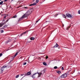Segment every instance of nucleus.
<instances>
[{"label":"nucleus","instance_id":"obj_1","mask_svg":"<svg viewBox=\"0 0 80 80\" xmlns=\"http://www.w3.org/2000/svg\"><path fill=\"white\" fill-rule=\"evenodd\" d=\"M12 67V66L10 65H9L8 66H4L2 68H1V73H3V71L4 70V69L5 68H11Z\"/></svg>","mask_w":80,"mask_h":80},{"label":"nucleus","instance_id":"obj_2","mask_svg":"<svg viewBox=\"0 0 80 80\" xmlns=\"http://www.w3.org/2000/svg\"><path fill=\"white\" fill-rule=\"evenodd\" d=\"M29 15V14H27V12L26 14H24V15H23L21 18H20L18 21H20L21 20H22L23 18H26V17H28Z\"/></svg>","mask_w":80,"mask_h":80},{"label":"nucleus","instance_id":"obj_3","mask_svg":"<svg viewBox=\"0 0 80 80\" xmlns=\"http://www.w3.org/2000/svg\"><path fill=\"white\" fill-rule=\"evenodd\" d=\"M67 74L65 73L62 75L61 77V78H66V77H67Z\"/></svg>","mask_w":80,"mask_h":80},{"label":"nucleus","instance_id":"obj_4","mask_svg":"<svg viewBox=\"0 0 80 80\" xmlns=\"http://www.w3.org/2000/svg\"><path fill=\"white\" fill-rule=\"evenodd\" d=\"M66 17H68V18H71V17H72V16L69 14L68 13L66 14Z\"/></svg>","mask_w":80,"mask_h":80},{"label":"nucleus","instance_id":"obj_5","mask_svg":"<svg viewBox=\"0 0 80 80\" xmlns=\"http://www.w3.org/2000/svg\"><path fill=\"white\" fill-rule=\"evenodd\" d=\"M36 74H37V73H34L33 75L31 76L32 77V78H35V75H36Z\"/></svg>","mask_w":80,"mask_h":80},{"label":"nucleus","instance_id":"obj_6","mask_svg":"<svg viewBox=\"0 0 80 80\" xmlns=\"http://www.w3.org/2000/svg\"><path fill=\"white\" fill-rule=\"evenodd\" d=\"M18 55V52H17L15 54V55L12 57V59H14V58L15 57Z\"/></svg>","mask_w":80,"mask_h":80},{"label":"nucleus","instance_id":"obj_7","mask_svg":"<svg viewBox=\"0 0 80 80\" xmlns=\"http://www.w3.org/2000/svg\"><path fill=\"white\" fill-rule=\"evenodd\" d=\"M27 33V32H23V33H22V34H20V36H19V37H22V36L23 35H24V34H25V33Z\"/></svg>","mask_w":80,"mask_h":80},{"label":"nucleus","instance_id":"obj_8","mask_svg":"<svg viewBox=\"0 0 80 80\" xmlns=\"http://www.w3.org/2000/svg\"><path fill=\"white\" fill-rule=\"evenodd\" d=\"M58 47V45L56 43V45L53 47V48H56V47Z\"/></svg>","mask_w":80,"mask_h":80},{"label":"nucleus","instance_id":"obj_9","mask_svg":"<svg viewBox=\"0 0 80 80\" xmlns=\"http://www.w3.org/2000/svg\"><path fill=\"white\" fill-rule=\"evenodd\" d=\"M41 73L42 74L45 73V70H43V71H42L41 72Z\"/></svg>","mask_w":80,"mask_h":80},{"label":"nucleus","instance_id":"obj_10","mask_svg":"<svg viewBox=\"0 0 80 80\" xmlns=\"http://www.w3.org/2000/svg\"><path fill=\"white\" fill-rule=\"evenodd\" d=\"M31 75V72H29L27 73L26 75Z\"/></svg>","mask_w":80,"mask_h":80},{"label":"nucleus","instance_id":"obj_11","mask_svg":"<svg viewBox=\"0 0 80 80\" xmlns=\"http://www.w3.org/2000/svg\"><path fill=\"white\" fill-rule=\"evenodd\" d=\"M30 39L31 40H35V38L33 37H31V38H30Z\"/></svg>","mask_w":80,"mask_h":80},{"label":"nucleus","instance_id":"obj_12","mask_svg":"<svg viewBox=\"0 0 80 80\" xmlns=\"http://www.w3.org/2000/svg\"><path fill=\"white\" fill-rule=\"evenodd\" d=\"M7 27V25H5L4 27H3V28H1V29H2L3 28L4 29V28H6V27Z\"/></svg>","mask_w":80,"mask_h":80},{"label":"nucleus","instance_id":"obj_13","mask_svg":"<svg viewBox=\"0 0 80 80\" xmlns=\"http://www.w3.org/2000/svg\"><path fill=\"white\" fill-rule=\"evenodd\" d=\"M4 24H5V23H3L2 24L0 23V27H2V26L3 25H4Z\"/></svg>","mask_w":80,"mask_h":80},{"label":"nucleus","instance_id":"obj_14","mask_svg":"<svg viewBox=\"0 0 80 80\" xmlns=\"http://www.w3.org/2000/svg\"><path fill=\"white\" fill-rule=\"evenodd\" d=\"M37 73L38 74V75H39V76H40V75H42V72L40 73L39 72H37Z\"/></svg>","mask_w":80,"mask_h":80},{"label":"nucleus","instance_id":"obj_15","mask_svg":"<svg viewBox=\"0 0 80 80\" xmlns=\"http://www.w3.org/2000/svg\"><path fill=\"white\" fill-rule=\"evenodd\" d=\"M11 40H8V41H7L6 42V43H8V42H10Z\"/></svg>","mask_w":80,"mask_h":80},{"label":"nucleus","instance_id":"obj_16","mask_svg":"<svg viewBox=\"0 0 80 80\" xmlns=\"http://www.w3.org/2000/svg\"><path fill=\"white\" fill-rule=\"evenodd\" d=\"M62 17L63 18H66V16L64 14H63L62 15Z\"/></svg>","mask_w":80,"mask_h":80},{"label":"nucleus","instance_id":"obj_17","mask_svg":"<svg viewBox=\"0 0 80 80\" xmlns=\"http://www.w3.org/2000/svg\"><path fill=\"white\" fill-rule=\"evenodd\" d=\"M43 65H45V66H46L47 63H46V62H44L43 63Z\"/></svg>","mask_w":80,"mask_h":80},{"label":"nucleus","instance_id":"obj_18","mask_svg":"<svg viewBox=\"0 0 80 80\" xmlns=\"http://www.w3.org/2000/svg\"><path fill=\"white\" fill-rule=\"evenodd\" d=\"M3 2L1 1L0 2V5H2L3 4Z\"/></svg>","mask_w":80,"mask_h":80},{"label":"nucleus","instance_id":"obj_19","mask_svg":"<svg viewBox=\"0 0 80 80\" xmlns=\"http://www.w3.org/2000/svg\"><path fill=\"white\" fill-rule=\"evenodd\" d=\"M57 73H61V72H60V71H58L57 72Z\"/></svg>","mask_w":80,"mask_h":80},{"label":"nucleus","instance_id":"obj_20","mask_svg":"<svg viewBox=\"0 0 80 80\" xmlns=\"http://www.w3.org/2000/svg\"><path fill=\"white\" fill-rule=\"evenodd\" d=\"M32 4L33 5H37V3H36V2H34Z\"/></svg>","mask_w":80,"mask_h":80},{"label":"nucleus","instance_id":"obj_21","mask_svg":"<svg viewBox=\"0 0 80 80\" xmlns=\"http://www.w3.org/2000/svg\"><path fill=\"white\" fill-rule=\"evenodd\" d=\"M26 64H27V62H25L23 63V65H26Z\"/></svg>","mask_w":80,"mask_h":80},{"label":"nucleus","instance_id":"obj_22","mask_svg":"<svg viewBox=\"0 0 80 80\" xmlns=\"http://www.w3.org/2000/svg\"><path fill=\"white\" fill-rule=\"evenodd\" d=\"M19 75H17L16 77V78H18V77H19Z\"/></svg>","mask_w":80,"mask_h":80},{"label":"nucleus","instance_id":"obj_23","mask_svg":"<svg viewBox=\"0 0 80 80\" xmlns=\"http://www.w3.org/2000/svg\"><path fill=\"white\" fill-rule=\"evenodd\" d=\"M58 67L57 66H55L54 67V69H57V68Z\"/></svg>","mask_w":80,"mask_h":80},{"label":"nucleus","instance_id":"obj_24","mask_svg":"<svg viewBox=\"0 0 80 80\" xmlns=\"http://www.w3.org/2000/svg\"><path fill=\"white\" fill-rule=\"evenodd\" d=\"M38 2H39V0H36V3H38Z\"/></svg>","mask_w":80,"mask_h":80},{"label":"nucleus","instance_id":"obj_25","mask_svg":"<svg viewBox=\"0 0 80 80\" xmlns=\"http://www.w3.org/2000/svg\"><path fill=\"white\" fill-rule=\"evenodd\" d=\"M13 18H16V17H17V15H15V16H13Z\"/></svg>","mask_w":80,"mask_h":80},{"label":"nucleus","instance_id":"obj_26","mask_svg":"<svg viewBox=\"0 0 80 80\" xmlns=\"http://www.w3.org/2000/svg\"><path fill=\"white\" fill-rule=\"evenodd\" d=\"M1 33H3L4 31H3V30H2L1 31Z\"/></svg>","mask_w":80,"mask_h":80},{"label":"nucleus","instance_id":"obj_27","mask_svg":"<svg viewBox=\"0 0 80 80\" xmlns=\"http://www.w3.org/2000/svg\"><path fill=\"white\" fill-rule=\"evenodd\" d=\"M2 55L3 54H2V53H0V57H2Z\"/></svg>","mask_w":80,"mask_h":80},{"label":"nucleus","instance_id":"obj_28","mask_svg":"<svg viewBox=\"0 0 80 80\" xmlns=\"http://www.w3.org/2000/svg\"><path fill=\"white\" fill-rule=\"evenodd\" d=\"M78 14H80V10H79L78 11Z\"/></svg>","mask_w":80,"mask_h":80},{"label":"nucleus","instance_id":"obj_29","mask_svg":"<svg viewBox=\"0 0 80 80\" xmlns=\"http://www.w3.org/2000/svg\"><path fill=\"white\" fill-rule=\"evenodd\" d=\"M68 28H69V27H68V28H66V30H68Z\"/></svg>","mask_w":80,"mask_h":80},{"label":"nucleus","instance_id":"obj_30","mask_svg":"<svg viewBox=\"0 0 80 80\" xmlns=\"http://www.w3.org/2000/svg\"><path fill=\"white\" fill-rule=\"evenodd\" d=\"M61 69H62V70H64V68H63V67H62Z\"/></svg>","mask_w":80,"mask_h":80},{"label":"nucleus","instance_id":"obj_31","mask_svg":"<svg viewBox=\"0 0 80 80\" xmlns=\"http://www.w3.org/2000/svg\"><path fill=\"white\" fill-rule=\"evenodd\" d=\"M46 59H47L48 58V57L47 56L46 57Z\"/></svg>","mask_w":80,"mask_h":80},{"label":"nucleus","instance_id":"obj_32","mask_svg":"<svg viewBox=\"0 0 80 80\" xmlns=\"http://www.w3.org/2000/svg\"><path fill=\"white\" fill-rule=\"evenodd\" d=\"M39 20H40V19H39L38 20H37V21L36 22V23L38 22V21H39Z\"/></svg>","mask_w":80,"mask_h":80},{"label":"nucleus","instance_id":"obj_33","mask_svg":"<svg viewBox=\"0 0 80 80\" xmlns=\"http://www.w3.org/2000/svg\"><path fill=\"white\" fill-rule=\"evenodd\" d=\"M3 13V12L2 11L0 13V15H2V13Z\"/></svg>","mask_w":80,"mask_h":80},{"label":"nucleus","instance_id":"obj_34","mask_svg":"<svg viewBox=\"0 0 80 80\" xmlns=\"http://www.w3.org/2000/svg\"><path fill=\"white\" fill-rule=\"evenodd\" d=\"M33 4H32L30 5V6H33Z\"/></svg>","mask_w":80,"mask_h":80},{"label":"nucleus","instance_id":"obj_35","mask_svg":"<svg viewBox=\"0 0 80 80\" xmlns=\"http://www.w3.org/2000/svg\"><path fill=\"white\" fill-rule=\"evenodd\" d=\"M33 4H32L30 5V6H33Z\"/></svg>","mask_w":80,"mask_h":80},{"label":"nucleus","instance_id":"obj_36","mask_svg":"<svg viewBox=\"0 0 80 80\" xmlns=\"http://www.w3.org/2000/svg\"><path fill=\"white\" fill-rule=\"evenodd\" d=\"M8 19L7 20H6V22H8Z\"/></svg>","mask_w":80,"mask_h":80},{"label":"nucleus","instance_id":"obj_37","mask_svg":"<svg viewBox=\"0 0 80 80\" xmlns=\"http://www.w3.org/2000/svg\"><path fill=\"white\" fill-rule=\"evenodd\" d=\"M8 0H5L4 2H7Z\"/></svg>","mask_w":80,"mask_h":80},{"label":"nucleus","instance_id":"obj_38","mask_svg":"<svg viewBox=\"0 0 80 80\" xmlns=\"http://www.w3.org/2000/svg\"><path fill=\"white\" fill-rule=\"evenodd\" d=\"M23 75H24V74H21V76H23Z\"/></svg>","mask_w":80,"mask_h":80},{"label":"nucleus","instance_id":"obj_39","mask_svg":"<svg viewBox=\"0 0 80 80\" xmlns=\"http://www.w3.org/2000/svg\"><path fill=\"white\" fill-rule=\"evenodd\" d=\"M6 18V16L4 17V18Z\"/></svg>","mask_w":80,"mask_h":80},{"label":"nucleus","instance_id":"obj_40","mask_svg":"<svg viewBox=\"0 0 80 80\" xmlns=\"http://www.w3.org/2000/svg\"><path fill=\"white\" fill-rule=\"evenodd\" d=\"M12 62V61H10V62L8 63H10V62Z\"/></svg>","mask_w":80,"mask_h":80},{"label":"nucleus","instance_id":"obj_41","mask_svg":"<svg viewBox=\"0 0 80 80\" xmlns=\"http://www.w3.org/2000/svg\"><path fill=\"white\" fill-rule=\"evenodd\" d=\"M54 16H55V17H57V16H56V15H55Z\"/></svg>","mask_w":80,"mask_h":80},{"label":"nucleus","instance_id":"obj_42","mask_svg":"<svg viewBox=\"0 0 80 80\" xmlns=\"http://www.w3.org/2000/svg\"><path fill=\"white\" fill-rule=\"evenodd\" d=\"M70 72V71H68V72Z\"/></svg>","mask_w":80,"mask_h":80},{"label":"nucleus","instance_id":"obj_43","mask_svg":"<svg viewBox=\"0 0 80 80\" xmlns=\"http://www.w3.org/2000/svg\"><path fill=\"white\" fill-rule=\"evenodd\" d=\"M57 15H58V14H57Z\"/></svg>","mask_w":80,"mask_h":80},{"label":"nucleus","instance_id":"obj_44","mask_svg":"<svg viewBox=\"0 0 80 80\" xmlns=\"http://www.w3.org/2000/svg\"><path fill=\"white\" fill-rule=\"evenodd\" d=\"M12 0V1H13V0Z\"/></svg>","mask_w":80,"mask_h":80},{"label":"nucleus","instance_id":"obj_45","mask_svg":"<svg viewBox=\"0 0 80 80\" xmlns=\"http://www.w3.org/2000/svg\"><path fill=\"white\" fill-rule=\"evenodd\" d=\"M1 0H0V1H1Z\"/></svg>","mask_w":80,"mask_h":80},{"label":"nucleus","instance_id":"obj_46","mask_svg":"<svg viewBox=\"0 0 80 80\" xmlns=\"http://www.w3.org/2000/svg\"><path fill=\"white\" fill-rule=\"evenodd\" d=\"M26 8H27V7H26Z\"/></svg>","mask_w":80,"mask_h":80}]
</instances>
